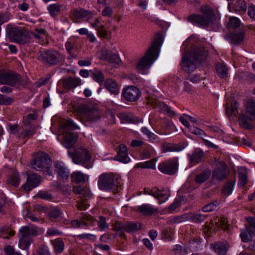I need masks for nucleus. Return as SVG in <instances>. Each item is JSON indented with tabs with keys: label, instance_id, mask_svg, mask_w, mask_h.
<instances>
[{
	"label": "nucleus",
	"instance_id": "obj_1",
	"mask_svg": "<svg viewBox=\"0 0 255 255\" xmlns=\"http://www.w3.org/2000/svg\"><path fill=\"white\" fill-rule=\"evenodd\" d=\"M162 43V34L159 33H156L151 45L137 63L136 68L140 73H143L144 71L148 69L157 59Z\"/></svg>",
	"mask_w": 255,
	"mask_h": 255
},
{
	"label": "nucleus",
	"instance_id": "obj_2",
	"mask_svg": "<svg viewBox=\"0 0 255 255\" xmlns=\"http://www.w3.org/2000/svg\"><path fill=\"white\" fill-rule=\"evenodd\" d=\"M208 55V52L203 47L195 46L188 54H184L182 58L181 66L188 73L191 72L195 68V65L205 61Z\"/></svg>",
	"mask_w": 255,
	"mask_h": 255
},
{
	"label": "nucleus",
	"instance_id": "obj_3",
	"mask_svg": "<svg viewBox=\"0 0 255 255\" xmlns=\"http://www.w3.org/2000/svg\"><path fill=\"white\" fill-rule=\"evenodd\" d=\"M28 83L27 78H22L21 76L13 72L8 70H0V84H5L19 88L25 87Z\"/></svg>",
	"mask_w": 255,
	"mask_h": 255
},
{
	"label": "nucleus",
	"instance_id": "obj_4",
	"mask_svg": "<svg viewBox=\"0 0 255 255\" xmlns=\"http://www.w3.org/2000/svg\"><path fill=\"white\" fill-rule=\"evenodd\" d=\"M31 164L33 169L42 171L46 175H52V172L50 169L51 160L47 153L43 152L37 153Z\"/></svg>",
	"mask_w": 255,
	"mask_h": 255
},
{
	"label": "nucleus",
	"instance_id": "obj_5",
	"mask_svg": "<svg viewBox=\"0 0 255 255\" xmlns=\"http://www.w3.org/2000/svg\"><path fill=\"white\" fill-rule=\"evenodd\" d=\"M202 15L193 14L189 15L186 19L188 22L200 27H208L213 21L215 15L210 8H202Z\"/></svg>",
	"mask_w": 255,
	"mask_h": 255
},
{
	"label": "nucleus",
	"instance_id": "obj_6",
	"mask_svg": "<svg viewBox=\"0 0 255 255\" xmlns=\"http://www.w3.org/2000/svg\"><path fill=\"white\" fill-rule=\"evenodd\" d=\"M38 229L33 225L22 227L19 231V246L22 250H27L31 243V237L37 235Z\"/></svg>",
	"mask_w": 255,
	"mask_h": 255
},
{
	"label": "nucleus",
	"instance_id": "obj_7",
	"mask_svg": "<svg viewBox=\"0 0 255 255\" xmlns=\"http://www.w3.org/2000/svg\"><path fill=\"white\" fill-rule=\"evenodd\" d=\"M120 180L121 177L118 175L104 173L99 177L98 185L102 190L109 191L117 187Z\"/></svg>",
	"mask_w": 255,
	"mask_h": 255
},
{
	"label": "nucleus",
	"instance_id": "obj_8",
	"mask_svg": "<svg viewBox=\"0 0 255 255\" xmlns=\"http://www.w3.org/2000/svg\"><path fill=\"white\" fill-rule=\"evenodd\" d=\"M62 128L64 131L65 132L63 133V139L62 141V144L64 147L67 148L72 147L75 144L77 136L76 135L73 133L67 132V130H74L79 129V127L75 124L72 120H68L66 121L63 125Z\"/></svg>",
	"mask_w": 255,
	"mask_h": 255
},
{
	"label": "nucleus",
	"instance_id": "obj_9",
	"mask_svg": "<svg viewBox=\"0 0 255 255\" xmlns=\"http://www.w3.org/2000/svg\"><path fill=\"white\" fill-rule=\"evenodd\" d=\"M8 37L11 41L20 44H25L29 42L31 38L27 30L17 27H12L8 30Z\"/></svg>",
	"mask_w": 255,
	"mask_h": 255
},
{
	"label": "nucleus",
	"instance_id": "obj_10",
	"mask_svg": "<svg viewBox=\"0 0 255 255\" xmlns=\"http://www.w3.org/2000/svg\"><path fill=\"white\" fill-rule=\"evenodd\" d=\"M61 54L55 50H48L40 52L38 59L43 63L49 65L57 64L63 60Z\"/></svg>",
	"mask_w": 255,
	"mask_h": 255
},
{
	"label": "nucleus",
	"instance_id": "obj_11",
	"mask_svg": "<svg viewBox=\"0 0 255 255\" xmlns=\"http://www.w3.org/2000/svg\"><path fill=\"white\" fill-rule=\"evenodd\" d=\"M68 154L72 158L73 162L77 164H82L87 168L90 167L89 161L91 159V155L85 149H81L75 153L68 151Z\"/></svg>",
	"mask_w": 255,
	"mask_h": 255
},
{
	"label": "nucleus",
	"instance_id": "obj_12",
	"mask_svg": "<svg viewBox=\"0 0 255 255\" xmlns=\"http://www.w3.org/2000/svg\"><path fill=\"white\" fill-rule=\"evenodd\" d=\"M79 110L81 117L87 122H94L100 118V111L93 107L82 105L79 107Z\"/></svg>",
	"mask_w": 255,
	"mask_h": 255
},
{
	"label": "nucleus",
	"instance_id": "obj_13",
	"mask_svg": "<svg viewBox=\"0 0 255 255\" xmlns=\"http://www.w3.org/2000/svg\"><path fill=\"white\" fill-rule=\"evenodd\" d=\"M246 220L249 225L242 230L240 233L242 241L244 243L248 242L252 236H255V216L246 218Z\"/></svg>",
	"mask_w": 255,
	"mask_h": 255
},
{
	"label": "nucleus",
	"instance_id": "obj_14",
	"mask_svg": "<svg viewBox=\"0 0 255 255\" xmlns=\"http://www.w3.org/2000/svg\"><path fill=\"white\" fill-rule=\"evenodd\" d=\"M144 193L145 194L151 195L156 198L158 200V203L159 204L166 201L170 196L169 192L168 191L160 190L156 187H153L151 189H145Z\"/></svg>",
	"mask_w": 255,
	"mask_h": 255
},
{
	"label": "nucleus",
	"instance_id": "obj_15",
	"mask_svg": "<svg viewBox=\"0 0 255 255\" xmlns=\"http://www.w3.org/2000/svg\"><path fill=\"white\" fill-rule=\"evenodd\" d=\"M177 162L172 159H169L160 163L158 166L159 170L164 174L172 175L177 169Z\"/></svg>",
	"mask_w": 255,
	"mask_h": 255
},
{
	"label": "nucleus",
	"instance_id": "obj_16",
	"mask_svg": "<svg viewBox=\"0 0 255 255\" xmlns=\"http://www.w3.org/2000/svg\"><path fill=\"white\" fill-rule=\"evenodd\" d=\"M139 89L134 86H129L125 88L122 92V96L129 102H134L138 99L140 96Z\"/></svg>",
	"mask_w": 255,
	"mask_h": 255
},
{
	"label": "nucleus",
	"instance_id": "obj_17",
	"mask_svg": "<svg viewBox=\"0 0 255 255\" xmlns=\"http://www.w3.org/2000/svg\"><path fill=\"white\" fill-rule=\"evenodd\" d=\"M230 173V169L224 162L220 163V166L213 172L212 178L214 180L221 181L226 178Z\"/></svg>",
	"mask_w": 255,
	"mask_h": 255
},
{
	"label": "nucleus",
	"instance_id": "obj_18",
	"mask_svg": "<svg viewBox=\"0 0 255 255\" xmlns=\"http://www.w3.org/2000/svg\"><path fill=\"white\" fill-rule=\"evenodd\" d=\"M41 182V177L37 174L28 175L26 182L22 185V187L26 191H29L37 187Z\"/></svg>",
	"mask_w": 255,
	"mask_h": 255
},
{
	"label": "nucleus",
	"instance_id": "obj_19",
	"mask_svg": "<svg viewBox=\"0 0 255 255\" xmlns=\"http://www.w3.org/2000/svg\"><path fill=\"white\" fill-rule=\"evenodd\" d=\"M101 58L112 64L115 67H118L122 62L118 53H112L108 50L102 51Z\"/></svg>",
	"mask_w": 255,
	"mask_h": 255
},
{
	"label": "nucleus",
	"instance_id": "obj_20",
	"mask_svg": "<svg viewBox=\"0 0 255 255\" xmlns=\"http://www.w3.org/2000/svg\"><path fill=\"white\" fill-rule=\"evenodd\" d=\"M239 104L234 99H229L226 104V112L230 118L237 117Z\"/></svg>",
	"mask_w": 255,
	"mask_h": 255
},
{
	"label": "nucleus",
	"instance_id": "obj_21",
	"mask_svg": "<svg viewBox=\"0 0 255 255\" xmlns=\"http://www.w3.org/2000/svg\"><path fill=\"white\" fill-rule=\"evenodd\" d=\"M55 170L57 173L59 179L64 182L68 180L70 177V173L65 167L64 164L61 162L57 161L55 163Z\"/></svg>",
	"mask_w": 255,
	"mask_h": 255
},
{
	"label": "nucleus",
	"instance_id": "obj_22",
	"mask_svg": "<svg viewBox=\"0 0 255 255\" xmlns=\"http://www.w3.org/2000/svg\"><path fill=\"white\" fill-rule=\"evenodd\" d=\"M35 128L28 121L24 123L19 128V136L22 138H29L35 133Z\"/></svg>",
	"mask_w": 255,
	"mask_h": 255
},
{
	"label": "nucleus",
	"instance_id": "obj_23",
	"mask_svg": "<svg viewBox=\"0 0 255 255\" xmlns=\"http://www.w3.org/2000/svg\"><path fill=\"white\" fill-rule=\"evenodd\" d=\"M73 16L76 19H83L89 21L93 17L94 13L89 10H86L83 8H79L73 9Z\"/></svg>",
	"mask_w": 255,
	"mask_h": 255
},
{
	"label": "nucleus",
	"instance_id": "obj_24",
	"mask_svg": "<svg viewBox=\"0 0 255 255\" xmlns=\"http://www.w3.org/2000/svg\"><path fill=\"white\" fill-rule=\"evenodd\" d=\"M211 247L219 255H225L229 250V245L226 241L217 242L212 244Z\"/></svg>",
	"mask_w": 255,
	"mask_h": 255
},
{
	"label": "nucleus",
	"instance_id": "obj_25",
	"mask_svg": "<svg viewBox=\"0 0 255 255\" xmlns=\"http://www.w3.org/2000/svg\"><path fill=\"white\" fill-rule=\"evenodd\" d=\"M114 159L123 163H128L130 159L128 155L127 146L122 144L119 145V148L117 156H115Z\"/></svg>",
	"mask_w": 255,
	"mask_h": 255
},
{
	"label": "nucleus",
	"instance_id": "obj_26",
	"mask_svg": "<svg viewBox=\"0 0 255 255\" xmlns=\"http://www.w3.org/2000/svg\"><path fill=\"white\" fill-rule=\"evenodd\" d=\"M137 211L145 216H150L158 212V209L154 208L150 204H143L139 206Z\"/></svg>",
	"mask_w": 255,
	"mask_h": 255
},
{
	"label": "nucleus",
	"instance_id": "obj_27",
	"mask_svg": "<svg viewBox=\"0 0 255 255\" xmlns=\"http://www.w3.org/2000/svg\"><path fill=\"white\" fill-rule=\"evenodd\" d=\"M105 87L111 93L117 95L119 92V87L116 81L112 79H108L105 83Z\"/></svg>",
	"mask_w": 255,
	"mask_h": 255
},
{
	"label": "nucleus",
	"instance_id": "obj_28",
	"mask_svg": "<svg viewBox=\"0 0 255 255\" xmlns=\"http://www.w3.org/2000/svg\"><path fill=\"white\" fill-rule=\"evenodd\" d=\"M81 85V80L79 78L69 77L64 80L63 86L65 89L74 88Z\"/></svg>",
	"mask_w": 255,
	"mask_h": 255
},
{
	"label": "nucleus",
	"instance_id": "obj_29",
	"mask_svg": "<svg viewBox=\"0 0 255 255\" xmlns=\"http://www.w3.org/2000/svg\"><path fill=\"white\" fill-rule=\"evenodd\" d=\"M162 151L163 152H178L182 150L183 147L178 144L164 142L162 145Z\"/></svg>",
	"mask_w": 255,
	"mask_h": 255
},
{
	"label": "nucleus",
	"instance_id": "obj_30",
	"mask_svg": "<svg viewBox=\"0 0 255 255\" xmlns=\"http://www.w3.org/2000/svg\"><path fill=\"white\" fill-rule=\"evenodd\" d=\"M154 104L164 113L171 117H176L177 114L165 103L155 101Z\"/></svg>",
	"mask_w": 255,
	"mask_h": 255
},
{
	"label": "nucleus",
	"instance_id": "obj_31",
	"mask_svg": "<svg viewBox=\"0 0 255 255\" xmlns=\"http://www.w3.org/2000/svg\"><path fill=\"white\" fill-rule=\"evenodd\" d=\"M65 47L70 58L75 59L77 58V55L73 52V50L76 47L75 40L70 39L67 41L65 43Z\"/></svg>",
	"mask_w": 255,
	"mask_h": 255
},
{
	"label": "nucleus",
	"instance_id": "obj_32",
	"mask_svg": "<svg viewBox=\"0 0 255 255\" xmlns=\"http://www.w3.org/2000/svg\"><path fill=\"white\" fill-rule=\"evenodd\" d=\"M204 155L203 151L200 149H196L194 152L190 155V161L194 163H198L201 161Z\"/></svg>",
	"mask_w": 255,
	"mask_h": 255
},
{
	"label": "nucleus",
	"instance_id": "obj_33",
	"mask_svg": "<svg viewBox=\"0 0 255 255\" xmlns=\"http://www.w3.org/2000/svg\"><path fill=\"white\" fill-rule=\"evenodd\" d=\"M246 114L252 120H255V100L249 101L246 104Z\"/></svg>",
	"mask_w": 255,
	"mask_h": 255
},
{
	"label": "nucleus",
	"instance_id": "obj_34",
	"mask_svg": "<svg viewBox=\"0 0 255 255\" xmlns=\"http://www.w3.org/2000/svg\"><path fill=\"white\" fill-rule=\"evenodd\" d=\"M227 36L230 38L231 43L236 44L242 42L244 38V33L242 32L239 33L231 32Z\"/></svg>",
	"mask_w": 255,
	"mask_h": 255
},
{
	"label": "nucleus",
	"instance_id": "obj_35",
	"mask_svg": "<svg viewBox=\"0 0 255 255\" xmlns=\"http://www.w3.org/2000/svg\"><path fill=\"white\" fill-rule=\"evenodd\" d=\"M248 182L247 171L244 167L239 169V185L240 187H244Z\"/></svg>",
	"mask_w": 255,
	"mask_h": 255
},
{
	"label": "nucleus",
	"instance_id": "obj_36",
	"mask_svg": "<svg viewBox=\"0 0 255 255\" xmlns=\"http://www.w3.org/2000/svg\"><path fill=\"white\" fill-rule=\"evenodd\" d=\"M61 8V5L58 3H56L49 5L47 6V10L50 15L52 17H55L59 13Z\"/></svg>",
	"mask_w": 255,
	"mask_h": 255
},
{
	"label": "nucleus",
	"instance_id": "obj_37",
	"mask_svg": "<svg viewBox=\"0 0 255 255\" xmlns=\"http://www.w3.org/2000/svg\"><path fill=\"white\" fill-rule=\"evenodd\" d=\"M250 120H252L249 118V116L247 114L246 116L244 114L240 115L239 117V122L240 125L245 128H251L252 126L250 123Z\"/></svg>",
	"mask_w": 255,
	"mask_h": 255
},
{
	"label": "nucleus",
	"instance_id": "obj_38",
	"mask_svg": "<svg viewBox=\"0 0 255 255\" xmlns=\"http://www.w3.org/2000/svg\"><path fill=\"white\" fill-rule=\"evenodd\" d=\"M90 71L92 72L91 76L94 81L100 84L104 81L105 77L101 71L95 69L93 71Z\"/></svg>",
	"mask_w": 255,
	"mask_h": 255
},
{
	"label": "nucleus",
	"instance_id": "obj_39",
	"mask_svg": "<svg viewBox=\"0 0 255 255\" xmlns=\"http://www.w3.org/2000/svg\"><path fill=\"white\" fill-rule=\"evenodd\" d=\"M51 242L54 247L55 252L56 254L61 253L63 251L65 246L63 241L56 239L52 241Z\"/></svg>",
	"mask_w": 255,
	"mask_h": 255
},
{
	"label": "nucleus",
	"instance_id": "obj_40",
	"mask_svg": "<svg viewBox=\"0 0 255 255\" xmlns=\"http://www.w3.org/2000/svg\"><path fill=\"white\" fill-rule=\"evenodd\" d=\"M8 182L9 184L15 187H17L19 185L20 179L17 171H14L12 172L8 178Z\"/></svg>",
	"mask_w": 255,
	"mask_h": 255
},
{
	"label": "nucleus",
	"instance_id": "obj_41",
	"mask_svg": "<svg viewBox=\"0 0 255 255\" xmlns=\"http://www.w3.org/2000/svg\"><path fill=\"white\" fill-rule=\"evenodd\" d=\"M190 220L196 223H200L204 222L206 219L205 215L201 214L189 213Z\"/></svg>",
	"mask_w": 255,
	"mask_h": 255
},
{
	"label": "nucleus",
	"instance_id": "obj_42",
	"mask_svg": "<svg viewBox=\"0 0 255 255\" xmlns=\"http://www.w3.org/2000/svg\"><path fill=\"white\" fill-rule=\"evenodd\" d=\"M234 186L235 182L231 181L227 182L223 188V194L227 196H229L234 190Z\"/></svg>",
	"mask_w": 255,
	"mask_h": 255
},
{
	"label": "nucleus",
	"instance_id": "obj_43",
	"mask_svg": "<svg viewBox=\"0 0 255 255\" xmlns=\"http://www.w3.org/2000/svg\"><path fill=\"white\" fill-rule=\"evenodd\" d=\"M118 117L124 123L134 122V117L130 113H121L118 115Z\"/></svg>",
	"mask_w": 255,
	"mask_h": 255
},
{
	"label": "nucleus",
	"instance_id": "obj_44",
	"mask_svg": "<svg viewBox=\"0 0 255 255\" xmlns=\"http://www.w3.org/2000/svg\"><path fill=\"white\" fill-rule=\"evenodd\" d=\"M71 179L77 183L84 182L85 181V175L80 171H76L71 174Z\"/></svg>",
	"mask_w": 255,
	"mask_h": 255
},
{
	"label": "nucleus",
	"instance_id": "obj_45",
	"mask_svg": "<svg viewBox=\"0 0 255 255\" xmlns=\"http://www.w3.org/2000/svg\"><path fill=\"white\" fill-rule=\"evenodd\" d=\"M140 229V224L139 223H127L126 224V231L128 233H133Z\"/></svg>",
	"mask_w": 255,
	"mask_h": 255
},
{
	"label": "nucleus",
	"instance_id": "obj_46",
	"mask_svg": "<svg viewBox=\"0 0 255 255\" xmlns=\"http://www.w3.org/2000/svg\"><path fill=\"white\" fill-rule=\"evenodd\" d=\"M216 70L218 75L222 78H226L228 76V68L222 64H217Z\"/></svg>",
	"mask_w": 255,
	"mask_h": 255
},
{
	"label": "nucleus",
	"instance_id": "obj_47",
	"mask_svg": "<svg viewBox=\"0 0 255 255\" xmlns=\"http://www.w3.org/2000/svg\"><path fill=\"white\" fill-rule=\"evenodd\" d=\"M210 174V171H206L197 175L195 178L196 182L197 183L202 184L209 178Z\"/></svg>",
	"mask_w": 255,
	"mask_h": 255
},
{
	"label": "nucleus",
	"instance_id": "obj_48",
	"mask_svg": "<svg viewBox=\"0 0 255 255\" xmlns=\"http://www.w3.org/2000/svg\"><path fill=\"white\" fill-rule=\"evenodd\" d=\"M220 202L218 200L205 205L202 208V211L204 212H210L215 210L219 206Z\"/></svg>",
	"mask_w": 255,
	"mask_h": 255
},
{
	"label": "nucleus",
	"instance_id": "obj_49",
	"mask_svg": "<svg viewBox=\"0 0 255 255\" xmlns=\"http://www.w3.org/2000/svg\"><path fill=\"white\" fill-rule=\"evenodd\" d=\"M15 232L9 230L8 227H3L0 229V236L4 239H8L9 236H13Z\"/></svg>",
	"mask_w": 255,
	"mask_h": 255
},
{
	"label": "nucleus",
	"instance_id": "obj_50",
	"mask_svg": "<svg viewBox=\"0 0 255 255\" xmlns=\"http://www.w3.org/2000/svg\"><path fill=\"white\" fill-rule=\"evenodd\" d=\"M155 162L156 160L155 159H151L149 161L138 163V167L142 168H151L153 169H155Z\"/></svg>",
	"mask_w": 255,
	"mask_h": 255
},
{
	"label": "nucleus",
	"instance_id": "obj_51",
	"mask_svg": "<svg viewBox=\"0 0 255 255\" xmlns=\"http://www.w3.org/2000/svg\"><path fill=\"white\" fill-rule=\"evenodd\" d=\"M32 34L35 38L42 40L46 36V31L44 29L36 28L32 32Z\"/></svg>",
	"mask_w": 255,
	"mask_h": 255
},
{
	"label": "nucleus",
	"instance_id": "obj_52",
	"mask_svg": "<svg viewBox=\"0 0 255 255\" xmlns=\"http://www.w3.org/2000/svg\"><path fill=\"white\" fill-rule=\"evenodd\" d=\"M240 24L241 22L239 18L236 17H230L228 27L229 29L236 28L240 26Z\"/></svg>",
	"mask_w": 255,
	"mask_h": 255
},
{
	"label": "nucleus",
	"instance_id": "obj_53",
	"mask_svg": "<svg viewBox=\"0 0 255 255\" xmlns=\"http://www.w3.org/2000/svg\"><path fill=\"white\" fill-rule=\"evenodd\" d=\"M61 215L62 212L59 208H53L48 213V216L51 220L57 219Z\"/></svg>",
	"mask_w": 255,
	"mask_h": 255
},
{
	"label": "nucleus",
	"instance_id": "obj_54",
	"mask_svg": "<svg viewBox=\"0 0 255 255\" xmlns=\"http://www.w3.org/2000/svg\"><path fill=\"white\" fill-rule=\"evenodd\" d=\"M143 150L140 153V156L143 159H147L151 157V147L144 145Z\"/></svg>",
	"mask_w": 255,
	"mask_h": 255
},
{
	"label": "nucleus",
	"instance_id": "obj_55",
	"mask_svg": "<svg viewBox=\"0 0 255 255\" xmlns=\"http://www.w3.org/2000/svg\"><path fill=\"white\" fill-rule=\"evenodd\" d=\"M13 102V98L0 94V105H9Z\"/></svg>",
	"mask_w": 255,
	"mask_h": 255
},
{
	"label": "nucleus",
	"instance_id": "obj_56",
	"mask_svg": "<svg viewBox=\"0 0 255 255\" xmlns=\"http://www.w3.org/2000/svg\"><path fill=\"white\" fill-rule=\"evenodd\" d=\"M98 225L100 230L107 229L109 227L108 224L106 223V218L103 216H100L99 218Z\"/></svg>",
	"mask_w": 255,
	"mask_h": 255
},
{
	"label": "nucleus",
	"instance_id": "obj_57",
	"mask_svg": "<svg viewBox=\"0 0 255 255\" xmlns=\"http://www.w3.org/2000/svg\"><path fill=\"white\" fill-rule=\"evenodd\" d=\"M190 130L192 133L199 135L201 138H203V137L206 136L204 131L196 127H191Z\"/></svg>",
	"mask_w": 255,
	"mask_h": 255
},
{
	"label": "nucleus",
	"instance_id": "obj_58",
	"mask_svg": "<svg viewBox=\"0 0 255 255\" xmlns=\"http://www.w3.org/2000/svg\"><path fill=\"white\" fill-rule=\"evenodd\" d=\"M83 220L82 221V224L84 226L91 225L94 220L93 217L89 215H84L83 216Z\"/></svg>",
	"mask_w": 255,
	"mask_h": 255
},
{
	"label": "nucleus",
	"instance_id": "obj_59",
	"mask_svg": "<svg viewBox=\"0 0 255 255\" xmlns=\"http://www.w3.org/2000/svg\"><path fill=\"white\" fill-rule=\"evenodd\" d=\"M79 197L81 198L80 199V200L85 201L89 199H91L92 198V194H91L90 190L85 189Z\"/></svg>",
	"mask_w": 255,
	"mask_h": 255
},
{
	"label": "nucleus",
	"instance_id": "obj_60",
	"mask_svg": "<svg viewBox=\"0 0 255 255\" xmlns=\"http://www.w3.org/2000/svg\"><path fill=\"white\" fill-rule=\"evenodd\" d=\"M113 229L116 231H125L126 224H124L121 222H116L113 225Z\"/></svg>",
	"mask_w": 255,
	"mask_h": 255
},
{
	"label": "nucleus",
	"instance_id": "obj_61",
	"mask_svg": "<svg viewBox=\"0 0 255 255\" xmlns=\"http://www.w3.org/2000/svg\"><path fill=\"white\" fill-rule=\"evenodd\" d=\"M36 255H50L48 249L44 245L41 246Z\"/></svg>",
	"mask_w": 255,
	"mask_h": 255
},
{
	"label": "nucleus",
	"instance_id": "obj_62",
	"mask_svg": "<svg viewBox=\"0 0 255 255\" xmlns=\"http://www.w3.org/2000/svg\"><path fill=\"white\" fill-rule=\"evenodd\" d=\"M37 196L40 199L47 200H50L52 199V196L51 194H50L46 192H42V191L39 192L37 194Z\"/></svg>",
	"mask_w": 255,
	"mask_h": 255
},
{
	"label": "nucleus",
	"instance_id": "obj_63",
	"mask_svg": "<svg viewBox=\"0 0 255 255\" xmlns=\"http://www.w3.org/2000/svg\"><path fill=\"white\" fill-rule=\"evenodd\" d=\"M217 226L224 230H228V225L226 220L224 218H221L216 222Z\"/></svg>",
	"mask_w": 255,
	"mask_h": 255
},
{
	"label": "nucleus",
	"instance_id": "obj_64",
	"mask_svg": "<svg viewBox=\"0 0 255 255\" xmlns=\"http://www.w3.org/2000/svg\"><path fill=\"white\" fill-rule=\"evenodd\" d=\"M61 234H62L61 231L53 227L48 229L47 231V235L49 236L60 235Z\"/></svg>",
	"mask_w": 255,
	"mask_h": 255
}]
</instances>
